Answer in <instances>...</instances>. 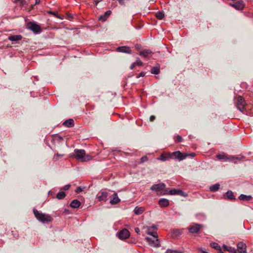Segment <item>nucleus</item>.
<instances>
[{"instance_id":"8fccbe9b","label":"nucleus","mask_w":253,"mask_h":253,"mask_svg":"<svg viewBox=\"0 0 253 253\" xmlns=\"http://www.w3.org/2000/svg\"><path fill=\"white\" fill-rule=\"evenodd\" d=\"M57 156H59L60 157H62L63 156V155H58V154H57Z\"/></svg>"},{"instance_id":"f8f14e48","label":"nucleus","mask_w":253,"mask_h":253,"mask_svg":"<svg viewBox=\"0 0 253 253\" xmlns=\"http://www.w3.org/2000/svg\"><path fill=\"white\" fill-rule=\"evenodd\" d=\"M108 193L105 191H101L97 194V198L99 201L106 202L107 200Z\"/></svg>"},{"instance_id":"09e8293b","label":"nucleus","mask_w":253,"mask_h":253,"mask_svg":"<svg viewBox=\"0 0 253 253\" xmlns=\"http://www.w3.org/2000/svg\"><path fill=\"white\" fill-rule=\"evenodd\" d=\"M152 228L154 229H157V227L155 226H153L152 227Z\"/></svg>"},{"instance_id":"0eeeda50","label":"nucleus","mask_w":253,"mask_h":253,"mask_svg":"<svg viewBox=\"0 0 253 253\" xmlns=\"http://www.w3.org/2000/svg\"><path fill=\"white\" fill-rule=\"evenodd\" d=\"M28 28L36 34L41 32L40 26L34 22H31L28 23Z\"/></svg>"},{"instance_id":"a211bd4d","label":"nucleus","mask_w":253,"mask_h":253,"mask_svg":"<svg viewBox=\"0 0 253 253\" xmlns=\"http://www.w3.org/2000/svg\"><path fill=\"white\" fill-rule=\"evenodd\" d=\"M111 13V10H107L103 15L99 17V20L102 21H105Z\"/></svg>"},{"instance_id":"9d476101","label":"nucleus","mask_w":253,"mask_h":253,"mask_svg":"<svg viewBox=\"0 0 253 253\" xmlns=\"http://www.w3.org/2000/svg\"><path fill=\"white\" fill-rule=\"evenodd\" d=\"M145 240L152 247H159L160 246V242L158 238L152 239L150 237H147L145 238Z\"/></svg>"},{"instance_id":"37998d69","label":"nucleus","mask_w":253,"mask_h":253,"mask_svg":"<svg viewBox=\"0 0 253 253\" xmlns=\"http://www.w3.org/2000/svg\"><path fill=\"white\" fill-rule=\"evenodd\" d=\"M155 119V117L154 116H151L150 117V121L151 122L153 121Z\"/></svg>"},{"instance_id":"c756f323","label":"nucleus","mask_w":253,"mask_h":253,"mask_svg":"<svg viewBox=\"0 0 253 253\" xmlns=\"http://www.w3.org/2000/svg\"><path fill=\"white\" fill-rule=\"evenodd\" d=\"M151 73L155 75L159 74L160 73V66L153 67L151 69Z\"/></svg>"},{"instance_id":"7c9ffc66","label":"nucleus","mask_w":253,"mask_h":253,"mask_svg":"<svg viewBox=\"0 0 253 253\" xmlns=\"http://www.w3.org/2000/svg\"><path fill=\"white\" fill-rule=\"evenodd\" d=\"M181 234V231L178 229L174 230L171 233L173 238H177Z\"/></svg>"},{"instance_id":"e433bc0d","label":"nucleus","mask_w":253,"mask_h":253,"mask_svg":"<svg viewBox=\"0 0 253 253\" xmlns=\"http://www.w3.org/2000/svg\"><path fill=\"white\" fill-rule=\"evenodd\" d=\"M134 63H135L136 65H138V66H140L143 65V62L139 59H137L136 62H135Z\"/></svg>"},{"instance_id":"a18cd8bd","label":"nucleus","mask_w":253,"mask_h":253,"mask_svg":"<svg viewBox=\"0 0 253 253\" xmlns=\"http://www.w3.org/2000/svg\"><path fill=\"white\" fill-rule=\"evenodd\" d=\"M119 3L121 4H123L125 2V0H118Z\"/></svg>"},{"instance_id":"9b49d317","label":"nucleus","mask_w":253,"mask_h":253,"mask_svg":"<svg viewBox=\"0 0 253 253\" xmlns=\"http://www.w3.org/2000/svg\"><path fill=\"white\" fill-rule=\"evenodd\" d=\"M166 187V184L164 183H160L157 184H154L152 186L150 189L156 192L161 191L164 190Z\"/></svg>"},{"instance_id":"4c0bfd02","label":"nucleus","mask_w":253,"mask_h":253,"mask_svg":"<svg viewBox=\"0 0 253 253\" xmlns=\"http://www.w3.org/2000/svg\"><path fill=\"white\" fill-rule=\"evenodd\" d=\"M148 160V158L147 157V156H143L142 157L141 159H140V162L141 163H143L144 162H146Z\"/></svg>"},{"instance_id":"c85d7f7f","label":"nucleus","mask_w":253,"mask_h":253,"mask_svg":"<svg viewBox=\"0 0 253 253\" xmlns=\"http://www.w3.org/2000/svg\"><path fill=\"white\" fill-rule=\"evenodd\" d=\"M152 52L149 49H144L142 51H141L139 53L140 55L143 56L144 57H147L149 54H151Z\"/></svg>"},{"instance_id":"ddd939ff","label":"nucleus","mask_w":253,"mask_h":253,"mask_svg":"<svg viewBox=\"0 0 253 253\" xmlns=\"http://www.w3.org/2000/svg\"><path fill=\"white\" fill-rule=\"evenodd\" d=\"M169 194L170 195H180L182 197H186L188 196L187 194L184 192L180 189H172L169 191Z\"/></svg>"},{"instance_id":"4468645a","label":"nucleus","mask_w":253,"mask_h":253,"mask_svg":"<svg viewBox=\"0 0 253 253\" xmlns=\"http://www.w3.org/2000/svg\"><path fill=\"white\" fill-rule=\"evenodd\" d=\"M116 51L119 52H123L126 53H131V50L128 46H123L118 47L116 49Z\"/></svg>"},{"instance_id":"423d86ee","label":"nucleus","mask_w":253,"mask_h":253,"mask_svg":"<svg viewBox=\"0 0 253 253\" xmlns=\"http://www.w3.org/2000/svg\"><path fill=\"white\" fill-rule=\"evenodd\" d=\"M203 225L201 224L195 223L188 227V230L190 233H198L200 231Z\"/></svg>"},{"instance_id":"49530a36","label":"nucleus","mask_w":253,"mask_h":253,"mask_svg":"<svg viewBox=\"0 0 253 253\" xmlns=\"http://www.w3.org/2000/svg\"><path fill=\"white\" fill-rule=\"evenodd\" d=\"M40 0H36L35 5L39 4L40 3Z\"/></svg>"},{"instance_id":"39448f33","label":"nucleus","mask_w":253,"mask_h":253,"mask_svg":"<svg viewBox=\"0 0 253 253\" xmlns=\"http://www.w3.org/2000/svg\"><path fill=\"white\" fill-rule=\"evenodd\" d=\"M188 155V154L182 153L179 151H177L170 153L169 157L171 159H177L180 161L185 159Z\"/></svg>"},{"instance_id":"1a4fd4ad","label":"nucleus","mask_w":253,"mask_h":253,"mask_svg":"<svg viewBox=\"0 0 253 253\" xmlns=\"http://www.w3.org/2000/svg\"><path fill=\"white\" fill-rule=\"evenodd\" d=\"M237 249H236V253H247V246L245 243L240 242L238 243Z\"/></svg>"},{"instance_id":"473e14b6","label":"nucleus","mask_w":253,"mask_h":253,"mask_svg":"<svg viewBox=\"0 0 253 253\" xmlns=\"http://www.w3.org/2000/svg\"><path fill=\"white\" fill-rule=\"evenodd\" d=\"M164 13L162 11H158L156 13L157 18L159 20H162L164 17Z\"/></svg>"},{"instance_id":"c9c22d12","label":"nucleus","mask_w":253,"mask_h":253,"mask_svg":"<svg viewBox=\"0 0 253 253\" xmlns=\"http://www.w3.org/2000/svg\"><path fill=\"white\" fill-rule=\"evenodd\" d=\"M147 234L148 235H150L153 236L154 238H158V234H157V233L156 231L150 232V231H148Z\"/></svg>"},{"instance_id":"6e6552de","label":"nucleus","mask_w":253,"mask_h":253,"mask_svg":"<svg viewBox=\"0 0 253 253\" xmlns=\"http://www.w3.org/2000/svg\"><path fill=\"white\" fill-rule=\"evenodd\" d=\"M130 236V233L128 230L126 228L120 231L117 233V236L121 240H124L128 238Z\"/></svg>"},{"instance_id":"5701e85b","label":"nucleus","mask_w":253,"mask_h":253,"mask_svg":"<svg viewBox=\"0 0 253 253\" xmlns=\"http://www.w3.org/2000/svg\"><path fill=\"white\" fill-rule=\"evenodd\" d=\"M210 245L211 248L216 250L218 251V253H223L220 246L217 243L213 242L211 243Z\"/></svg>"},{"instance_id":"f3484780","label":"nucleus","mask_w":253,"mask_h":253,"mask_svg":"<svg viewBox=\"0 0 253 253\" xmlns=\"http://www.w3.org/2000/svg\"><path fill=\"white\" fill-rule=\"evenodd\" d=\"M159 204L161 207H167L169 204V201L165 198H161L159 201Z\"/></svg>"},{"instance_id":"b1692460","label":"nucleus","mask_w":253,"mask_h":253,"mask_svg":"<svg viewBox=\"0 0 253 253\" xmlns=\"http://www.w3.org/2000/svg\"><path fill=\"white\" fill-rule=\"evenodd\" d=\"M22 37L21 35H13L9 36L8 39L12 42H17L22 39Z\"/></svg>"},{"instance_id":"4be33fe9","label":"nucleus","mask_w":253,"mask_h":253,"mask_svg":"<svg viewBox=\"0 0 253 253\" xmlns=\"http://www.w3.org/2000/svg\"><path fill=\"white\" fill-rule=\"evenodd\" d=\"M223 250L224 251H228L230 253H236V249L234 248H233L230 246H228L225 245H223Z\"/></svg>"},{"instance_id":"f257e3e1","label":"nucleus","mask_w":253,"mask_h":253,"mask_svg":"<svg viewBox=\"0 0 253 253\" xmlns=\"http://www.w3.org/2000/svg\"><path fill=\"white\" fill-rule=\"evenodd\" d=\"M74 153L75 154L72 156L82 162H87L92 159L91 156L86 155L84 150L76 149L74 150Z\"/></svg>"},{"instance_id":"412c9836","label":"nucleus","mask_w":253,"mask_h":253,"mask_svg":"<svg viewBox=\"0 0 253 253\" xmlns=\"http://www.w3.org/2000/svg\"><path fill=\"white\" fill-rule=\"evenodd\" d=\"M239 199L241 201H249L253 199V197L251 195L241 194L239 196Z\"/></svg>"},{"instance_id":"393cba45","label":"nucleus","mask_w":253,"mask_h":253,"mask_svg":"<svg viewBox=\"0 0 253 253\" xmlns=\"http://www.w3.org/2000/svg\"><path fill=\"white\" fill-rule=\"evenodd\" d=\"M81 205V202L78 200H74L72 201L70 204V206L72 208H78Z\"/></svg>"},{"instance_id":"79ce46f5","label":"nucleus","mask_w":253,"mask_h":253,"mask_svg":"<svg viewBox=\"0 0 253 253\" xmlns=\"http://www.w3.org/2000/svg\"><path fill=\"white\" fill-rule=\"evenodd\" d=\"M136 66L135 63H133L130 66V69L131 70H132L134 68L135 66Z\"/></svg>"},{"instance_id":"a878e982","label":"nucleus","mask_w":253,"mask_h":253,"mask_svg":"<svg viewBox=\"0 0 253 253\" xmlns=\"http://www.w3.org/2000/svg\"><path fill=\"white\" fill-rule=\"evenodd\" d=\"M225 195L228 199L230 200H235L236 199L234 195L233 192L231 190H228V191H227L225 193Z\"/></svg>"},{"instance_id":"de8ad7c7","label":"nucleus","mask_w":253,"mask_h":253,"mask_svg":"<svg viewBox=\"0 0 253 253\" xmlns=\"http://www.w3.org/2000/svg\"><path fill=\"white\" fill-rule=\"evenodd\" d=\"M135 47L137 49H139L140 48V45L138 44H136Z\"/></svg>"},{"instance_id":"aec40b11","label":"nucleus","mask_w":253,"mask_h":253,"mask_svg":"<svg viewBox=\"0 0 253 253\" xmlns=\"http://www.w3.org/2000/svg\"><path fill=\"white\" fill-rule=\"evenodd\" d=\"M63 125L68 127H72L74 125V121L72 119H68L63 122Z\"/></svg>"},{"instance_id":"2f4dec72","label":"nucleus","mask_w":253,"mask_h":253,"mask_svg":"<svg viewBox=\"0 0 253 253\" xmlns=\"http://www.w3.org/2000/svg\"><path fill=\"white\" fill-rule=\"evenodd\" d=\"M165 253H184L183 252L177 250L168 249Z\"/></svg>"},{"instance_id":"2eb2a0df","label":"nucleus","mask_w":253,"mask_h":253,"mask_svg":"<svg viewBox=\"0 0 253 253\" xmlns=\"http://www.w3.org/2000/svg\"><path fill=\"white\" fill-rule=\"evenodd\" d=\"M232 5L236 9L242 10L245 7V3L243 0H238Z\"/></svg>"},{"instance_id":"f704fd0d","label":"nucleus","mask_w":253,"mask_h":253,"mask_svg":"<svg viewBox=\"0 0 253 253\" xmlns=\"http://www.w3.org/2000/svg\"><path fill=\"white\" fill-rule=\"evenodd\" d=\"M174 141L176 143L181 142L182 140V137L179 135H176L174 136Z\"/></svg>"},{"instance_id":"20e7f679","label":"nucleus","mask_w":253,"mask_h":253,"mask_svg":"<svg viewBox=\"0 0 253 253\" xmlns=\"http://www.w3.org/2000/svg\"><path fill=\"white\" fill-rule=\"evenodd\" d=\"M246 102L244 98L241 96H238L237 97V101L236 102V106L237 109L241 112L244 113L246 110L245 106Z\"/></svg>"},{"instance_id":"bb28decb","label":"nucleus","mask_w":253,"mask_h":253,"mask_svg":"<svg viewBox=\"0 0 253 253\" xmlns=\"http://www.w3.org/2000/svg\"><path fill=\"white\" fill-rule=\"evenodd\" d=\"M220 188V184L218 183H216L214 185L211 186L209 188L210 191L212 192H216L219 190Z\"/></svg>"},{"instance_id":"f03ea898","label":"nucleus","mask_w":253,"mask_h":253,"mask_svg":"<svg viewBox=\"0 0 253 253\" xmlns=\"http://www.w3.org/2000/svg\"><path fill=\"white\" fill-rule=\"evenodd\" d=\"M33 212L36 218L43 223H47L53 220L50 215L41 213L37 210L34 209Z\"/></svg>"},{"instance_id":"58836bf2","label":"nucleus","mask_w":253,"mask_h":253,"mask_svg":"<svg viewBox=\"0 0 253 253\" xmlns=\"http://www.w3.org/2000/svg\"><path fill=\"white\" fill-rule=\"evenodd\" d=\"M146 74V73L144 72H141L137 76L136 78H139L140 77H144Z\"/></svg>"},{"instance_id":"6ab92c4d","label":"nucleus","mask_w":253,"mask_h":253,"mask_svg":"<svg viewBox=\"0 0 253 253\" xmlns=\"http://www.w3.org/2000/svg\"><path fill=\"white\" fill-rule=\"evenodd\" d=\"M170 154V153L162 154L158 159L163 162L168 161L171 159L169 157Z\"/></svg>"},{"instance_id":"a19ab883","label":"nucleus","mask_w":253,"mask_h":253,"mask_svg":"<svg viewBox=\"0 0 253 253\" xmlns=\"http://www.w3.org/2000/svg\"><path fill=\"white\" fill-rule=\"evenodd\" d=\"M82 191V188L81 187H78L76 190L77 193H80Z\"/></svg>"},{"instance_id":"c03bdc74","label":"nucleus","mask_w":253,"mask_h":253,"mask_svg":"<svg viewBox=\"0 0 253 253\" xmlns=\"http://www.w3.org/2000/svg\"><path fill=\"white\" fill-rule=\"evenodd\" d=\"M134 230L135 232L137 233H138L140 231V230L138 227L135 228Z\"/></svg>"},{"instance_id":"dca6fc26","label":"nucleus","mask_w":253,"mask_h":253,"mask_svg":"<svg viewBox=\"0 0 253 253\" xmlns=\"http://www.w3.org/2000/svg\"><path fill=\"white\" fill-rule=\"evenodd\" d=\"M121 201V200L119 199V198L118 196V195L116 193H115L113 195V198L111 199L110 201V203L113 205H116L117 204H118Z\"/></svg>"},{"instance_id":"7ed1b4c3","label":"nucleus","mask_w":253,"mask_h":253,"mask_svg":"<svg viewBox=\"0 0 253 253\" xmlns=\"http://www.w3.org/2000/svg\"><path fill=\"white\" fill-rule=\"evenodd\" d=\"M216 157L219 160H223L225 162H231L234 164L237 163L238 161H240L241 159L235 156H228L225 154H218Z\"/></svg>"},{"instance_id":"ea45409f","label":"nucleus","mask_w":253,"mask_h":253,"mask_svg":"<svg viewBox=\"0 0 253 253\" xmlns=\"http://www.w3.org/2000/svg\"><path fill=\"white\" fill-rule=\"evenodd\" d=\"M70 186H71L70 184L66 185L63 187V189L64 190H67L70 188Z\"/></svg>"},{"instance_id":"cd10ccee","label":"nucleus","mask_w":253,"mask_h":253,"mask_svg":"<svg viewBox=\"0 0 253 253\" xmlns=\"http://www.w3.org/2000/svg\"><path fill=\"white\" fill-rule=\"evenodd\" d=\"M144 211V209L143 207H136L134 209V212L136 215H139L142 214Z\"/></svg>"},{"instance_id":"72a5a7b5","label":"nucleus","mask_w":253,"mask_h":253,"mask_svg":"<svg viewBox=\"0 0 253 253\" xmlns=\"http://www.w3.org/2000/svg\"><path fill=\"white\" fill-rule=\"evenodd\" d=\"M66 194L64 192H60L57 193L56 198L58 199L61 200L65 198Z\"/></svg>"}]
</instances>
